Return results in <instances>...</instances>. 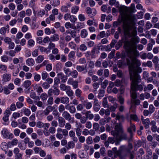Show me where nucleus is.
Returning <instances> with one entry per match:
<instances>
[{"label": "nucleus", "instance_id": "f257e3e1", "mask_svg": "<svg viewBox=\"0 0 159 159\" xmlns=\"http://www.w3.org/2000/svg\"><path fill=\"white\" fill-rule=\"evenodd\" d=\"M129 43H127V47L125 52H122L121 53V58H126L127 65L129 66V71L131 80H132L131 85V90L130 93L132 92H136V91H140L143 90L142 85H138V83L141 80L140 76L138 72H141L142 69L139 67L141 63L136 57L139 55V52L136 50V48H131Z\"/></svg>", "mask_w": 159, "mask_h": 159}, {"label": "nucleus", "instance_id": "f03ea898", "mask_svg": "<svg viewBox=\"0 0 159 159\" xmlns=\"http://www.w3.org/2000/svg\"><path fill=\"white\" fill-rule=\"evenodd\" d=\"M119 12L123 16H125L123 20V28L125 37H131L130 41H126L124 43V47L126 50L127 43H129L131 48H136V44L140 41L139 38L136 36L137 31L136 28L134 27V20L136 18L133 13H128L129 12V8L125 6H121L119 7Z\"/></svg>", "mask_w": 159, "mask_h": 159}, {"label": "nucleus", "instance_id": "7ed1b4c3", "mask_svg": "<svg viewBox=\"0 0 159 159\" xmlns=\"http://www.w3.org/2000/svg\"><path fill=\"white\" fill-rule=\"evenodd\" d=\"M121 146H124L125 147L123 149V151L125 150V157L128 156L129 159H134V151H131L133 148L132 144L130 143H129L127 148L124 145Z\"/></svg>", "mask_w": 159, "mask_h": 159}, {"label": "nucleus", "instance_id": "20e7f679", "mask_svg": "<svg viewBox=\"0 0 159 159\" xmlns=\"http://www.w3.org/2000/svg\"><path fill=\"white\" fill-rule=\"evenodd\" d=\"M123 132L122 125L120 123H117L115 127V130L111 131V133L113 136L117 137L120 135V133H123Z\"/></svg>", "mask_w": 159, "mask_h": 159}, {"label": "nucleus", "instance_id": "39448f33", "mask_svg": "<svg viewBox=\"0 0 159 159\" xmlns=\"http://www.w3.org/2000/svg\"><path fill=\"white\" fill-rule=\"evenodd\" d=\"M65 34L66 35L65 37V40L66 42L70 41L71 38L75 37L76 35V31L75 30H68L66 31Z\"/></svg>", "mask_w": 159, "mask_h": 159}, {"label": "nucleus", "instance_id": "423d86ee", "mask_svg": "<svg viewBox=\"0 0 159 159\" xmlns=\"http://www.w3.org/2000/svg\"><path fill=\"white\" fill-rule=\"evenodd\" d=\"M130 96L131 98V108L132 107L133 104L134 103L135 105H139L140 103V100L137 99V95L136 92L134 91L130 93Z\"/></svg>", "mask_w": 159, "mask_h": 159}, {"label": "nucleus", "instance_id": "0eeeda50", "mask_svg": "<svg viewBox=\"0 0 159 159\" xmlns=\"http://www.w3.org/2000/svg\"><path fill=\"white\" fill-rule=\"evenodd\" d=\"M124 147L120 146L118 150H117L116 148H112L111 151H112L115 157H116L118 156L121 157V152L123 151V149Z\"/></svg>", "mask_w": 159, "mask_h": 159}, {"label": "nucleus", "instance_id": "6e6552de", "mask_svg": "<svg viewBox=\"0 0 159 159\" xmlns=\"http://www.w3.org/2000/svg\"><path fill=\"white\" fill-rule=\"evenodd\" d=\"M86 12L90 17H93L97 13V11L95 9H92L89 7H87L86 8Z\"/></svg>", "mask_w": 159, "mask_h": 159}, {"label": "nucleus", "instance_id": "1a4fd4ad", "mask_svg": "<svg viewBox=\"0 0 159 159\" xmlns=\"http://www.w3.org/2000/svg\"><path fill=\"white\" fill-rule=\"evenodd\" d=\"M93 110L96 112L98 111L100 108V106L97 98H95L93 99Z\"/></svg>", "mask_w": 159, "mask_h": 159}, {"label": "nucleus", "instance_id": "9d476101", "mask_svg": "<svg viewBox=\"0 0 159 159\" xmlns=\"http://www.w3.org/2000/svg\"><path fill=\"white\" fill-rule=\"evenodd\" d=\"M76 69L77 71L79 72H83V74L86 73L87 71V70L86 68V66L85 67L84 66H81L80 65H77L76 66Z\"/></svg>", "mask_w": 159, "mask_h": 159}, {"label": "nucleus", "instance_id": "9b49d317", "mask_svg": "<svg viewBox=\"0 0 159 159\" xmlns=\"http://www.w3.org/2000/svg\"><path fill=\"white\" fill-rule=\"evenodd\" d=\"M65 108L68 110L70 113L73 114L76 112V108L73 105L70 106L69 104H68L65 106Z\"/></svg>", "mask_w": 159, "mask_h": 159}, {"label": "nucleus", "instance_id": "f8f14e48", "mask_svg": "<svg viewBox=\"0 0 159 159\" xmlns=\"http://www.w3.org/2000/svg\"><path fill=\"white\" fill-rule=\"evenodd\" d=\"M71 6L70 3L69 2L66 4V5L62 6L61 8V10L63 12H67L69 11L68 8L70 7Z\"/></svg>", "mask_w": 159, "mask_h": 159}, {"label": "nucleus", "instance_id": "ddd939ff", "mask_svg": "<svg viewBox=\"0 0 159 159\" xmlns=\"http://www.w3.org/2000/svg\"><path fill=\"white\" fill-rule=\"evenodd\" d=\"M62 117L65 120L70 121L71 120L72 118L71 117L70 114L67 111H64L62 114Z\"/></svg>", "mask_w": 159, "mask_h": 159}, {"label": "nucleus", "instance_id": "4468645a", "mask_svg": "<svg viewBox=\"0 0 159 159\" xmlns=\"http://www.w3.org/2000/svg\"><path fill=\"white\" fill-rule=\"evenodd\" d=\"M11 79V75L9 74L5 73L2 77V81L4 82H6L9 81Z\"/></svg>", "mask_w": 159, "mask_h": 159}, {"label": "nucleus", "instance_id": "2eb2a0df", "mask_svg": "<svg viewBox=\"0 0 159 159\" xmlns=\"http://www.w3.org/2000/svg\"><path fill=\"white\" fill-rule=\"evenodd\" d=\"M11 112L9 109H7L4 113V116L3 117V120L5 122H7L8 120L9 117L11 115Z\"/></svg>", "mask_w": 159, "mask_h": 159}, {"label": "nucleus", "instance_id": "dca6fc26", "mask_svg": "<svg viewBox=\"0 0 159 159\" xmlns=\"http://www.w3.org/2000/svg\"><path fill=\"white\" fill-rule=\"evenodd\" d=\"M57 76L61 80V82L63 83H65L67 80V76L64 75L62 72H60L57 74Z\"/></svg>", "mask_w": 159, "mask_h": 159}, {"label": "nucleus", "instance_id": "f3484780", "mask_svg": "<svg viewBox=\"0 0 159 159\" xmlns=\"http://www.w3.org/2000/svg\"><path fill=\"white\" fill-rule=\"evenodd\" d=\"M58 122L59 126L61 128L64 127L66 124V121L65 119L61 117H60L58 118Z\"/></svg>", "mask_w": 159, "mask_h": 159}, {"label": "nucleus", "instance_id": "a211bd4d", "mask_svg": "<svg viewBox=\"0 0 159 159\" xmlns=\"http://www.w3.org/2000/svg\"><path fill=\"white\" fill-rule=\"evenodd\" d=\"M83 103L84 106L87 110L89 109L92 107V103L91 102H88L87 100H84L83 102Z\"/></svg>", "mask_w": 159, "mask_h": 159}, {"label": "nucleus", "instance_id": "6ab92c4d", "mask_svg": "<svg viewBox=\"0 0 159 159\" xmlns=\"http://www.w3.org/2000/svg\"><path fill=\"white\" fill-rule=\"evenodd\" d=\"M156 122L154 120L152 121L150 123V125L151 126V129L153 132H156L157 131V127L156 125Z\"/></svg>", "mask_w": 159, "mask_h": 159}, {"label": "nucleus", "instance_id": "aec40b11", "mask_svg": "<svg viewBox=\"0 0 159 159\" xmlns=\"http://www.w3.org/2000/svg\"><path fill=\"white\" fill-rule=\"evenodd\" d=\"M61 103L64 104H69L70 99L67 96L61 97Z\"/></svg>", "mask_w": 159, "mask_h": 159}, {"label": "nucleus", "instance_id": "412c9836", "mask_svg": "<svg viewBox=\"0 0 159 159\" xmlns=\"http://www.w3.org/2000/svg\"><path fill=\"white\" fill-rule=\"evenodd\" d=\"M53 108L51 106H48L45 110L43 111V113L44 115H48L49 113L52 111Z\"/></svg>", "mask_w": 159, "mask_h": 159}, {"label": "nucleus", "instance_id": "4be33fe9", "mask_svg": "<svg viewBox=\"0 0 159 159\" xmlns=\"http://www.w3.org/2000/svg\"><path fill=\"white\" fill-rule=\"evenodd\" d=\"M26 63L28 66H32L34 64V61L32 58H29L26 60Z\"/></svg>", "mask_w": 159, "mask_h": 159}, {"label": "nucleus", "instance_id": "5701e85b", "mask_svg": "<svg viewBox=\"0 0 159 159\" xmlns=\"http://www.w3.org/2000/svg\"><path fill=\"white\" fill-rule=\"evenodd\" d=\"M85 115L86 118L90 120L92 119L94 117L93 114L91 113L90 111H87L85 113Z\"/></svg>", "mask_w": 159, "mask_h": 159}, {"label": "nucleus", "instance_id": "b1692460", "mask_svg": "<svg viewBox=\"0 0 159 159\" xmlns=\"http://www.w3.org/2000/svg\"><path fill=\"white\" fill-rule=\"evenodd\" d=\"M150 122V120L148 118L143 120L142 123L144 125L145 129H147L149 127Z\"/></svg>", "mask_w": 159, "mask_h": 159}, {"label": "nucleus", "instance_id": "393cba45", "mask_svg": "<svg viewBox=\"0 0 159 159\" xmlns=\"http://www.w3.org/2000/svg\"><path fill=\"white\" fill-rule=\"evenodd\" d=\"M9 28V26L7 25L6 27H3L0 29V33L2 35H5L7 32V29Z\"/></svg>", "mask_w": 159, "mask_h": 159}, {"label": "nucleus", "instance_id": "a878e982", "mask_svg": "<svg viewBox=\"0 0 159 159\" xmlns=\"http://www.w3.org/2000/svg\"><path fill=\"white\" fill-rule=\"evenodd\" d=\"M66 91V94L68 96L72 97L73 96L74 92L71 89L70 86H69Z\"/></svg>", "mask_w": 159, "mask_h": 159}, {"label": "nucleus", "instance_id": "bb28decb", "mask_svg": "<svg viewBox=\"0 0 159 159\" xmlns=\"http://www.w3.org/2000/svg\"><path fill=\"white\" fill-rule=\"evenodd\" d=\"M120 135H119L118 137H119L118 138L120 139V141H121L122 140H126L127 139V134L124 133L123 132V133H120Z\"/></svg>", "mask_w": 159, "mask_h": 159}, {"label": "nucleus", "instance_id": "cd10ccee", "mask_svg": "<svg viewBox=\"0 0 159 159\" xmlns=\"http://www.w3.org/2000/svg\"><path fill=\"white\" fill-rule=\"evenodd\" d=\"M1 133L4 138H7L8 137L9 132L7 129H3Z\"/></svg>", "mask_w": 159, "mask_h": 159}, {"label": "nucleus", "instance_id": "c85d7f7f", "mask_svg": "<svg viewBox=\"0 0 159 159\" xmlns=\"http://www.w3.org/2000/svg\"><path fill=\"white\" fill-rule=\"evenodd\" d=\"M75 53L74 51H71L70 52L68 55V57L69 60L72 61L75 59Z\"/></svg>", "mask_w": 159, "mask_h": 159}, {"label": "nucleus", "instance_id": "c756f323", "mask_svg": "<svg viewBox=\"0 0 159 159\" xmlns=\"http://www.w3.org/2000/svg\"><path fill=\"white\" fill-rule=\"evenodd\" d=\"M88 35V32L86 30L84 29L81 30L80 35L82 38H85Z\"/></svg>", "mask_w": 159, "mask_h": 159}, {"label": "nucleus", "instance_id": "7c9ffc66", "mask_svg": "<svg viewBox=\"0 0 159 159\" xmlns=\"http://www.w3.org/2000/svg\"><path fill=\"white\" fill-rule=\"evenodd\" d=\"M1 147L3 150L5 151V153L6 154L7 152L6 151V149H8V145L6 142H3L1 145Z\"/></svg>", "mask_w": 159, "mask_h": 159}, {"label": "nucleus", "instance_id": "2f4dec72", "mask_svg": "<svg viewBox=\"0 0 159 159\" xmlns=\"http://www.w3.org/2000/svg\"><path fill=\"white\" fill-rule=\"evenodd\" d=\"M51 4L53 6L57 7L60 4V1L59 0H52Z\"/></svg>", "mask_w": 159, "mask_h": 159}, {"label": "nucleus", "instance_id": "473e14b6", "mask_svg": "<svg viewBox=\"0 0 159 159\" xmlns=\"http://www.w3.org/2000/svg\"><path fill=\"white\" fill-rule=\"evenodd\" d=\"M115 84L113 82L111 81L110 82L109 85L107 88V91L108 93H111V89L113 87Z\"/></svg>", "mask_w": 159, "mask_h": 159}, {"label": "nucleus", "instance_id": "72a5a7b5", "mask_svg": "<svg viewBox=\"0 0 159 159\" xmlns=\"http://www.w3.org/2000/svg\"><path fill=\"white\" fill-rule=\"evenodd\" d=\"M39 48L41 52H46L48 54L50 52V50H47V48L43 46H39Z\"/></svg>", "mask_w": 159, "mask_h": 159}, {"label": "nucleus", "instance_id": "f704fd0d", "mask_svg": "<svg viewBox=\"0 0 159 159\" xmlns=\"http://www.w3.org/2000/svg\"><path fill=\"white\" fill-rule=\"evenodd\" d=\"M80 158L81 159H88L89 155L88 153H85L84 152H81L80 155Z\"/></svg>", "mask_w": 159, "mask_h": 159}, {"label": "nucleus", "instance_id": "c9c22d12", "mask_svg": "<svg viewBox=\"0 0 159 159\" xmlns=\"http://www.w3.org/2000/svg\"><path fill=\"white\" fill-rule=\"evenodd\" d=\"M51 40L53 41H57L59 39V36L58 34H55L50 38Z\"/></svg>", "mask_w": 159, "mask_h": 159}, {"label": "nucleus", "instance_id": "e433bc0d", "mask_svg": "<svg viewBox=\"0 0 159 159\" xmlns=\"http://www.w3.org/2000/svg\"><path fill=\"white\" fill-rule=\"evenodd\" d=\"M22 111H23L25 115L27 116H29L31 114V111L29 109L24 108Z\"/></svg>", "mask_w": 159, "mask_h": 159}, {"label": "nucleus", "instance_id": "4c0bfd02", "mask_svg": "<svg viewBox=\"0 0 159 159\" xmlns=\"http://www.w3.org/2000/svg\"><path fill=\"white\" fill-rule=\"evenodd\" d=\"M48 96L47 94L45 93H42L40 96V98L43 102L45 101L48 98Z\"/></svg>", "mask_w": 159, "mask_h": 159}, {"label": "nucleus", "instance_id": "58836bf2", "mask_svg": "<svg viewBox=\"0 0 159 159\" xmlns=\"http://www.w3.org/2000/svg\"><path fill=\"white\" fill-rule=\"evenodd\" d=\"M63 70L66 76H69L70 75L71 71L69 68L64 67L63 68Z\"/></svg>", "mask_w": 159, "mask_h": 159}, {"label": "nucleus", "instance_id": "ea45409f", "mask_svg": "<svg viewBox=\"0 0 159 159\" xmlns=\"http://www.w3.org/2000/svg\"><path fill=\"white\" fill-rule=\"evenodd\" d=\"M136 11L135 5L134 3H132L130 8H129V13H132Z\"/></svg>", "mask_w": 159, "mask_h": 159}, {"label": "nucleus", "instance_id": "a19ab883", "mask_svg": "<svg viewBox=\"0 0 159 159\" xmlns=\"http://www.w3.org/2000/svg\"><path fill=\"white\" fill-rule=\"evenodd\" d=\"M34 102L38 107H41L42 108H44V105L42 102L39 101H35Z\"/></svg>", "mask_w": 159, "mask_h": 159}, {"label": "nucleus", "instance_id": "79ce46f5", "mask_svg": "<svg viewBox=\"0 0 159 159\" xmlns=\"http://www.w3.org/2000/svg\"><path fill=\"white\" fill-rule=\"evenodd\" d=\"M78 72L76 70H74L73 71H71L70 75L73 78H77L78 75Z\"/></svg>", "mask_w": 159, "mask_h": 159}, {"label": "nucleus", "instance_id": "37998d69", "mask_svg": "<svg viewBox=\"0 0 159 159\" xmlns=\"http://www.w3.org/2000/svg\"><path fill=\"white\" fill-rule=\"evenodd\" d=\"M43 56L42 55H39L37 57L36 60V61L37 63H40L43 61Z\"/></svg>", "mask_w": 159, "mask_h": 159}, {"label": "nucleus", "instance_id": "c03bdc74", "mask_svg": "<svg viewBox=\"0 0 159 159\" xmlns=\"http://www.w3.org/2000/svg\"><path fill=\"white\" fill-rule=\"evenodd\" d=\"M31 82L30 80H27L24 83V86L25 89H27L31 85Z\"/></svg>", "mask_w": 159, "mask_h": 159}, {"label": "nucleus", "instance_id": "a18cd8bd", "mask_svg": "<svg viewBox=\"0 0 159 159\" xmlns=\"http://www.w3.org/2000/svg\"><path fill=\"white\" fill-rule=\"evenodd\" d=\"M79 10V7L77 6H75L71 7V12L76 14Z\"/></svg>", "mask_w": 159, "mask_h": 159}, {"label": "nucleus", "instance_id": "49530a36", "mask_svg": "<svg viewBox=\"0 0 159 159\" xmlns=\"http://www.w3.org/2000/svg\"><path fill=\"white\" fill-rule=\"evenodd\" d=\"M69 86L66 85L64 84H61L60 86V88L62 91H66Z\"/></svg>", "mask_w": 159, "mask_h": 159}, {"label": "nucleus", "instance_id": "de8ad7c7", "mask_svg": "<svg viewBox=\"0 0 159 159\" xmlns=\"http://www.w3.org/2000/svg\"><path fill=\"white\" fill-rule=\"evenodd\" d=\"M117 107V104H116L113 106H111L109 107V109L111 112H114L115 111L116 108Z\"/></svg>", "mask_w": 159, "mask_h": 159}, {"label": "nucleus", "instance_id": "09e8293b", "mask_svg": "<svg viewBox=\"0 0 159 159\" xmlns=\"http://www.w3.org/2000/svg\"><path fill=\"white\" fill-rule=\"evenodd\" d=\"M105 91L103 89H100L99 90V92L98 94V98L101 99L104 96Z\"/></svg>", "mask_w": 159, "mask_h": 159}, {"label": "nucleus", "instance_id": "8fccbe9b", "mask_svg": "<svg viewBox=\"0 0 159 159\" xmlns=\"http://www.w3.org/2000/svg\"><path fill=\"white\" fill-rule=\"evenodd\" d=\"M87 47L84 44H81L79 47L80 49L82 51H85L87 50Z\"/></svg>", "mask_w": 159, "mask_h": 159}, {"label": "nucleus", "instance_id": "3c124183", "mask_svg": "<svg viewBox=\"0 0 159 159\" xmlns=\"http://www.w3.org/2000/svg\"><path fill=\"white\" fill-rule=\"evenodd\" d=\"M75 146V144L73 141H70L68 143L66 148L68 149L72 148Z\"/></svg>", "mask_w": 159, "mask_h": 159}, {"label": "nucleus", "instance_id": "603ef678", "mask_svg": "<svg viewBox=\"0 0 159 159\" xmlns=\"http://www.w3.org/2000/svg\"><path fill=\"white\" fill-rule=\"evenodd\" d=\"M102 104L104 107L105 108L108 107V103L107 98H104L103 99Z\"/></svg>", "mask_w": 159, "mask_h": 159}, {"label": "nucleus", "instance_id": "864d4df0", "mask_svg": "<svg viewBox=\"0 0 159 159\" xmlns=\"http://www.w3.org/2000/svg\"><path fill=\"white\" fill-rule=\"evenodd\" d=\"M54 89L53 90V93L54 95H58L60 94V90L57 88V87L53 86Z\"/></svg>", "mask_w": 159, "mask_h": 159}, {"label": "nucleus", "instance_id": "5fc2aeb1", "mask_svg": "<svg viewBox=\"0 0 159 159\" xmlns=\"http://www.w3.org/2000/svg\"><path fill=\"white\" fill-rule=\"evenodd\" d=\"M30 97L34 99H37V98H38V99L39 98V97L38 96H36V93L34 92H31L30 93Z\"/></svg>", "mask_w": 159, "mask_h": 159}, {"label": "nucleus", "instance_id": "6e6d98bb", "mask_svg": "<svg viewBox=\"0 0 159 159\" xmlns=\"http://www.w3.org/2000/svg\"><path fill=\"white\" fill-rule=\"evenodd\" d=\"M78 19L81 21H83L85 20L86 18L84 15L80 14L78 16Z\"/></svg>", "mask_w": 159, "mask_h": 159}, {"label": "nucleus", "instance_id": "4d7b16f0", "mask_svg": "<svg viewBox=\"0 0 159 159\" xmlns=\"http://www.w3.org/2000/svg\"><path fill=\"white\" fill-rule=\"evenodd\" d=\"M143 65H144L145 66H147L149 67H151L152 66V64L151 61H148L146 63H143Z\"/></svg>", "mask_w": 159, "mask_h": 159}, {"label": "nucleus", "instance_id": "13d9d810", "mask_svg": "<svg viewBox=\"0 0 159 159\" xmlns=\"http://www.w3.org/2000/svg\"><path fill=\"white\" fill-rule=\"evenodd\" d=\"M83 104H79L77 105L76 106V109L78 111H82L84 108Z\"/></svg>", "mask_w": 159, "mask_h": 159}, {"label": "nucleus", "instance_id": "bf43d9fd", "mask_svg": "<svg viewBox=\"0 0 159 159\" xmlns=\"http://www.w3.org/2000/svg\"><path fill=\"white\" fill-rule=\"evenodd\" d=\"M81 90L79 89H77L75 91V95L78 97H81Z\"/></svg>", "mask_w": 159, "mask_h": 159}, {"label": "nucleus", "instance_id": "052dcab7", "mask_svg": "<svg viewBox=\"0 0 159 159\" xmlns=\"http://www.w3.org/2000/svg\"><path fill=\"white\" fill-rule=\"evenodd\" d=\"M60 80L59 78L55 77L54 79V84L53 86L58 87V84L60 83Z\"/></svg>", "mask_w": 159, "mask_h": 159}, {"label": "nucleus", "instance_id": "680f3d73", "mask_svg": "<svg viewBox=\"0 0 159 159\" xmlns=\"http://www.w3.org/2000/svg\"><path fill=\"white\" fill-rule=\"evenodd\" d=\"M65 107L62 104L60 105L58 107V111L60 113H61L62 112L64 111Z\"/></svg>", "mask_w": 159, "mask_h": 159}, {"label": "nucleus", "instance_id": "e2e57ef3", "mask_svg": "<svg viewBox=\"0 0 159 159\" xmlns=\"http://www.w3.org/2000/svg\"><path fill=\"white\" fill-rule=\"evenodd\" d=\"M116 119L118 120H119L120 119L123 120L124 119V117L122 115H121L119 112H118L116 114Z\"/></svg>", "mask_w": 159, "mask_h": 159}, {"label": "nucleus", "instance_id": "0e129e2a", "mask_svg": "<svg viewBox=\"0 0 159 159\" xmlns=\"http://www.w3.org/2000/svg\"><path fill=\"white\" fill-rule=\"evenodd\" d=\"M86 142L87 144H90L92 143L93 141L92 138L91 136H89L86 139Z\"/></svg>", "mask_w": 159, "mask_h": 159}, {"label": "nucleus", "instance_id": "69168bd1", "mask_svg": "<svg viewBox=\"0 0 159 159\" xmlns=\"http://www.w3.org/2000/svg\"><path fill=\"white\" fill-rule=\"evenodd\" d=\"M48 76V74L47 72L44 71L41 74L42 78L43 80H45Z\"/></svg>", "mask_w": 159, "mask_h": 159}, {"label": "nucleus", "instance_id": "338daca9", "mask_svg": "<svg viewBox=\"0 0 159 159\" xmlns=\"http://www.w3.org/2000/svg\"><path fill=\"white\" fill-rule=\"evenodd\" d=\"M152 150L150 149H149L147 151V157H148V159H150L152 157Z\"/></svg>", "mask_w": 159, "mask_h": 159}, {"label": "nucleus", "instance_id": "774afa93", "mask_svg": "<svg viewBox=\"0 0 159 159\" xmlns=\"http://www.w3.org/2000/svg\"><path fill=\"white\" fill-rule=\"evenodd\" d=\"M93 127L95 131H97L99 129V125L98 123H95L93 124Z\"/></svg>", "mask_w": 159, "mask_h": 159}]
</instances>
